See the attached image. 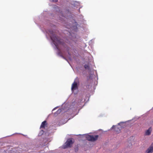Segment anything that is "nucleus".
Here are the masks:
<instances>
[{
  "mask_svg": "<svg viewBox=\"0 0 153 153\" xmlns=\"http://www.w3.org/2000/svg\"><path fill=\"white\" fill-rule=\"evenodd\" d=\"M73 143L72 139H68L65 143V145L63 146L64 149H66L68 147H71Z\"/></svg>",
  "mask_w": 153,
  "mask_h": 153,
  "instance_id": "obj_7",
  "label": "nucleus"
},
{
  "mask_svg": "<svg viewBox=\"0 0 153 153\" xmlns=\"http://www.w3.org/2000/svg\"><path fill=\"white\" fill-rule=\"evenodd\" d=\"M79 83L78 80L77 78L75 79L72 85L71 89L73 93L74 94H76L78 91V84Z\"/></svg>",
  "mask_w": 153,
  "mask_h": 153,
  "instance_id": "obj_3",
  "label": "nucleus"
},
{
  "mask_svg": "<svg viewBox=\"0 0 153 153\" xmlns=\"http://www.w3.org/2000/svg\"><path fill=\"white\" fill-rule=\"evenodd\" d=\"M45 35L48 39L50 38L52 41L51 45L55 50H57V54L64 59L67 60L63 55L67 56L69 59L71 60V53L73 55L77 56L78 55L77 51L74 48H70L65 43L60 40L56 36L53 34L52 30H45Z\"/></svg>",
  "mask_w": 153,
  "mask_h": 153,
  "instance_id": "obj_1",
  "label": "nucleus"
},
{
  "mask_svg": "<svg viewBox=\"0 0 153 153\" xmlns=\"http://www.w3.org/2000/svg\"><path fill=\"white\" fill-rule=\"evenodd\" d=\"M44 133V131L43 130H41L39 134H38L39 136L42 135V134H43Z\"/></svg>",
  "mask_w": 153,
  "mask_h": 153,
  "instance_id": "obj_13",
  "label": "nucleus"
},
{
  "mask_svg": "<svg viewBox=\"0 0 153 153\" xmlns=\"http://www.w3.org/2000/svg\"><path fill=\"white\" fill-rule=\"evenodd\" d=\"M50 26L51 27H55V25H53V24L50 23Z\"/></svg>",
  "mask_w": 153,
  "mask_h": 153,
  "instance_id": "obj_15",
  "label": "nucleus"
},
{
  "mask_svg": "<svg viewBox=\"0 0 153 153\" xmlns=\"http://www.w3.org/2000/svg\"><path fill=\"white\" fill-rule=\"evenodd\" d=\"M85 136L86 139L90 141H94L97 140L98 137V135H96L94 136L89 135L88 134H83Z\"/></svg>",
  "mask_w": 153,
  "mask_h": 153,
  "instance_id": "obj_4",
  "label": "nucleus"
},
{
  "mask_svg": "<svg viewBox=\"0 0 153 153\" xmlns=\"http://www.w3.org/2000/svg\"><path fill=\"white\" fill-rule=\"evenodd\" d=\"M151 128H149L148 130H147L145 132V134L146 135H149L150 134L151 132Z\"/></svg>",
  "mask_w": 153,
  "mask_h": 153,
  "instance_id": "obj_11",
  "label": "nucleus"
},
{
  "mask_svg": "<svg viewBox=\"0 0 153 153\" xmlns=\"http://www.w3.org/2000/svg\"><path fill=\"white\" fill-rule=\"evenodd\" d=\"M97 79H98V77H97Z\"/></svg>",
  "mask_w": 153,
  "mask_h": 153,
  "instance_id": "obj_20",
  "label": "nucleus"
},
{
  "mask_svg": "<svg viewBox=\"0 0 153 153\" xmlns=\"http://www.w3.org/2000/svg\"><path fill=\"white\" fill-rule=\"evenodd\" d=\"M58 107L57 106V107H55V108H54L52 110V111H53L54 110H55Z\"/></svg>",
  "mask_w": 153,
  "mask_h": 153,
  "instance_id": "obj_18",
  "label": "nucleus"
},
{
  "mask_svg": "<svg viewBox=\"0 0 153 153\" xmlns=\"http://www.w3.org/2000/svg\"><path fill=\"white\" fill-rule=\"evenodd\" d=\"M67 106L68 105H65V103H64L62 105V109H58L56 112L54 113V114L55 115L58 114H59L61 111H62L63 112H66L69 109V108H68L69 107H68Z\"/></svg>",
  "mask_w": 153,
  "mask_h": 153,
  "instance_id": "obj_5",
  "label": "nucleus"
},
{
  "mask_svg": "<svg viewBox=\"0 0 153 153\" xmlns=\"http://www.w3.org/2000/svg\"><path fill=\"white\" fill-rule=\"evenodd\" d=\"M83 102V100H80V102H79H79L77 103H79V102H80V103H82V102ZM78 104V105H79V104Z\"/></svg>",
  "mask_w": 153,
  "mask_h": 153,
  "instance_id": "obj_17",
  "label": "nucleus"
},
{
  "mask_svg": "<svg viewBox=\"0 0 153 153\" xmlns=\"http://www.w3.org/2000/svg\"><path fill=\"white\" fill-rule=\"evenodd\" d=\"M74 103H75L74 102H73V103H72V106H73V105H74Z\"/></svg>",
  "mask_w": 153,
  "mask_h": 153,
  "instance_id": "obj_19",
  "label": "nucleus"
},
{
  "mask_svg": "<svg viewBox=\"0 0 153 153\" xmlns=\"http://www.w3.org/2000/svg\"><path fill=\"white\" fill-rule=\"evenodd\" d=\"M50 1L52 2H56L57 1V0H50Z\"/></svg>",
  "mask_w": 153,
  "mask_h": 153,
  "instance_id": "obj_16",
  "label": "nucleus"
},
{
  "mask_svg": "<svg viewBox=\"0 0 153 153\" xmlns=\"http://www.w3.org/2000/svg\"><path fill=\"white\" fill-rule=\"evenodd\" d=\"M47 124L46 123V121H44L43 122L40 126V128H45V125Z\"/></svg>",
  "mask_w": 153,
  "mask_h": 153,
  "instance_id": "obj_10",
  "label": "nucleus"
},
{
  "mask_svg": "<svg viewBox=\"0 0 153 153\" xmlns=\"http://www.w3.org/2000/svg\"><path fill=\"white\" fill-rule=\"evenodd\" d=\"M84 67L85 69L89 70V65L88 64H85L84 65Z\"/></svg>",
  "mask_w": 153,
  "mask_h": 153,
  "instance_id": "obj_12",
  "label": "nucleus"
},
{
  "mask_svg": "<svg viewBox=\"0 0 153 153\" xmlns=\"http://www.w3.org/2000/svg\"><path fill=\"white\" fill-rule=\"evenodd\" d=\"M48 20V19H47V18H45V20H44V23L45 24H48V23H47V21H46V20Z\"/></svg>",
  "mask_w": 153,
  "mask_h": 153,
  "instance_id": "obj_14",
  "label": "nucleus"
},
{
  "mask_svg": "<svg viewBox=\"0 0 153 153\" xmlns=\"http://www.w3.org/2000/svg\"><path fill=\"white\" fill-rule=\"evenodd\" d=\"M54 9L56 11H59V17L58 19L61 20L62 22L64 23V26H65L66 28L69 29L71 30V31H68L67 33L68 35V36H67L68 38L65 40V41L66 42L69 43L71 46L70 42L71 43H72V44H73L74 42H75V39L76 37V36L75 33L74 32H76L78 31L77 26L78 25L75 20H74L73 22H71L72 23H70L69 24H68V22L64 23V22H65L68 20L67 18L65 16V14H63V12L60 11L57 6H55L54 7ZM67 21H68V20H67Z\"/></svg>",
  "mask_w": 153,
  "mask_h": 153,
  "instance_id": "obj_2",
  "label": "nucleus"
},
{
  "mask_svg": "<svg viewBox=\"0 0 153 153\" xmlns=\"http://www.w3.org/2000/svg\"><path fill=\"white\" fill-rule=\"evenodd\" d=\"M153 152V145H151L147 149L146 151L147 153H152Z\"/></svg>",
  "mask_w": 153,
  "mask_h": 153,
  "instance_id": "obj_9",
  "label": "nucleus"
},
{
  "mask_svg": "<svg viewBox=\"0 0 153 153\" xmlns=\"http://www.w3.org/2000/svg\"><path fill=\"white\" fill-rule=\"evenodd\" d=\"M80 4V2L76 1H74L71 2V4L73 5L74 7H76L79 6Z\"/></svg>",
  "mask_w": 153,
  "mask_h": 153,
  "instance_id": "obj_8",
  "label": "nucleus"
},
{
  "mask_svg": "<svg viewBox=\"0 0 153 153\" xmlns=\"http://www.w3.org/2000/svg\"><path fill=\"white\" fill-rule=\"evenodd\" d=\"M125 122H120L118 124V125L119 126H120V127L119 128L117 126L113 125L111 128V129H113L114 127H115L114 130L115 131L118 132H120V131L121 128H123V126H122V124L124 123Z\"/></svg>",
  "mask_w": 153,
  "mask_h": 153,
  "instance_id": "obj_6",
  "label": "nucleus"
}]
</instances>
